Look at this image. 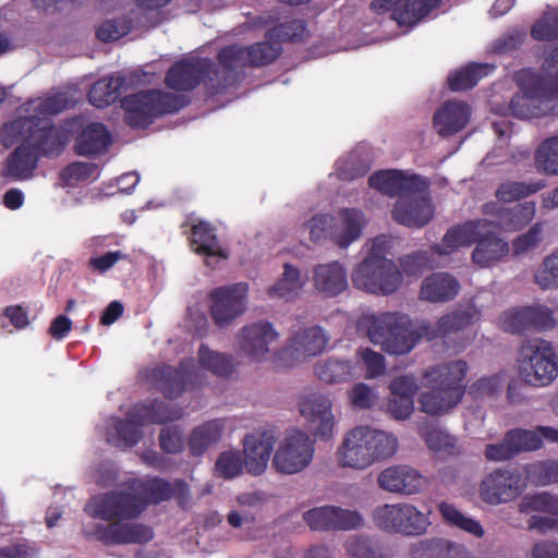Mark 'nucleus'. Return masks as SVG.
Segmentation results:
<instances>
[{"label":"nucleus","mask_w":558,"mask_h":558,"mask_svg":"<svg viewBox=\"0 0 558 558\" xmlns=\"http://www.w3.org/2000/svg\"><path fill=\"white\" fill-rule=\"evenodd\" d=\"M279 333L272 324L259 320L245 325L238 335L240 351L254 362H262L271 350L272 343L278 340Z\"/></svg>","instance_id":"nucleus-22"},{"label":"nucleus","mask_w":558,"mask_h":558,"mask_svg":"<svg viewBox=\"0 0 558 558\" xmlns=\"http://www.w3.org/2000/svg\"><path fill=\"white\" fill-rule=\"evenodd\" d=\"M418 398L420 410L429 415H442L457 407L462 400V392L456 388H428Z\"/></svg>","instance_id":"nucleus-37"},{"label":"nucleus","mask_w":558,"mask_h":558,"mask_svg":"<svg viewBox=\"0 0 558 558\" xmlns=\"http://www.w3.org/2000/svg\"><path fill=\"white\" fill-rule=\"evenodd\" d=\"M490 226L488 220H469L448 229L441 240V244L430 246L432 253L437 255H449L460 247L471 246L476 243L482 230Z\"/></svg>","instance_id":"nucleus-24"},{"label":"nucleus","mask_w":558,"mask_h":558,"mask_svg":"<svg viewBox=\"0 0 558 558\" xmlns=\"http://www.w3.org/2000/svg\"><path fill=\"white\" fill-rule=\"evenodd\" d=\"M218 64L211 61V76L206 81L211 96L223 93L239 81V69L251 68L247 46L232 44L223 46L217 53Z\"/></svg>","instance_id":"nucleus-10"},{"label":"nucleus","mask_w":558,"mask_h":558,"mask_svg":"<svg viewBox=\"0 0 558 558\" xmlns=\"http://www.w3.org/2000/svg\"><path fill=\"white\" fill-rule=\"evenodd\" d=\"M243 465H245V458L238 451H223L221 452L215 463V470L218 476L231 480L240 475Z\"/></svg>","instance_id":"nucleus-57"},{"label":"nucleus","mask_w":558,"mask_h":558,"mask_svg":"<svg viewBox=\"0 0 558 558\" xmlns=\"http://www.w3.org/2000/svg\"><path fill=\"white\" fill-rule=\"evenodd\" d=\"M282 277L268 289L271 296L293 299L303 288L304 282L301 279L300 270L291 264H284Z\"/></svg>","instance_id":"nucleus-46"},{"label":"nucleus","mask_w":558,"mask_h":558,"mask_svg":"<svg viewBox=\"0 0 558 558\" xmlns=\"http://www.w3.org/2000/svg\"><path fill=\"white\" fill-rule=\"evenodd\" d=\"M151 381L166 398L180 397L186 389L202 385L201 372L194 359L180 361L178 367L167 364L155 367L150 374Z\"/></svg>","instance_id":"nucleus-11"},{"label":"nucleus","mask_w":558,"mask_h":558,"mask_svg":"<svg viewBox=\"0 0 558 558\" xmlns=\"http://www.w3.org/2000/svg\"><path fill=\"white\" fill-rule=\"evenodd\" d=\"M191 246L195 253L206 256V265L211 266L210 258H228V252L223 248L210 223L199 221L192 227Z\"/></svg>","instance_id":"nucleus-36"},{"label":"nucleus","mask_w":558,"mask_h":558,"mask_svg":"<svg viewBox=\"0 0 558 558\" xmlns=\"http://www.w3.org/2000/svg\"><path fill=\"white\" fill-rule=\"evenodd\" d=\"M507 434L517 456L521 452L535 451L543 447V441L536 427L534 429L513 428L508 430Z\"/></svg>","instance_id":"nucleus-56"},{"label":"nucleus","mask_w":558,"mask_h":558,"mask_svg":"<svg viewBox=\"0 0 558 558\" xmlns=\"http://www.w3.org/2000/svg\"><path fill=\"white\" fill-rule=\"evenodd\" d=\"M373 521L383 531L403 535H421L429 525L428 517L407 502L377 507Z\"/></svg>","instance_id":"nucleus-9"},{"label":"nucleus","mask_w":558,"mask_h":558,"mask_svg":"<svg viewBox=\"0 0 558 558\" xmlns=\"http://www.w3.org/2000/svg\"><path fill=\"white\" fill-rule=\"evenodd\" d=\"M525 38V32L514 29L497 38L492 45V51L497 54L512 53L523 45Z\"/></svg>","instance_id":"nucleus-63"},{"label":"nucleus","mask_w":558,"mask_h":558,"mask_svg":"<svg viewBox=\"0 0 558 558\" xmlns=\"http://www.w3.org/2000/svg\"><path fill=\"white\" fill-rule=\"evenodd\" d=\"M440 2L441 0H373L371 10L376 14L391 12V17L400 26L413 27Z\"/></svg>","instance_id":"nucleus-18"},{"label":"nucleus","mask_w":558,"mask_h":558,"mask_svg":"<svg viewBox=\"0 0 558 558\" xmlns=\"http://www.w3.org/2000/svg\"><path fill=\"white\" fill-rule=\"evenodd\" d=\"M352 282L359 290L388 295L400 287L402 274L391 259L366 256L353 270Z\"/></svg>","instance_id":"nucleus-7"},{"label":"nucleus","mask_w":558,"mask_h":558,"mask_svg":"<svg viewBox=\"0 0 558 558\" xmlns=\"http://www.w3.org/2000/svg\"><path fill=\"white\" fill-rule=\"evenodd\" d=\"M189 104L187 96L160 89L142 90L121 99L125 124L142 130L147 129L157 118L175 113Z\"/></svg>","instance_id":"nucleus-4"},{"label":"nucleus","mask_w":558,"mask_h":558,"mask_svg":"<svg viewBox=\"0 0 558 558\" xmlns=\"http://www.w3.org/2000/svg\"><path fill=\"white\" fill-rule=\"evenodd\" d=\"M124 85L125 77L119 74L100 77L89 88L88 100L96 108H107L120 98Z\"/></svg>","instance_id":"nucleus-38"},{"label":"nucleus","mask_w":558,"mask_h":558,"mask_svg":"<svg viewBox=\"0 0 558 558\" xmlns=\"http://www.w3.org/2000/svg\"><path fill=\"white\" fill-rule=\"evenodd\" d=\"M397 448L398 439L393 435L356 426L345 434L337 458L343 468L365 470L377 461L392 457Z\"/></svg>","instance_id":"nucleus-3"},{"label":"nucleus","mask_w":558,"mask_h":558,"mask_svg":"<svg viewBox=\"0 0 558 558\" xmlns=\"http://www.w3.org/2000/svg\"><path fill=\"white\" fill-rule=\"evenodd\" d=\"M460 290L459 281L448 272H434L426 277L421 286V299L433 303L453 300Z\"/></svg>","instance_id":"nucleus-33"},{"label":"nucleus","mask_w":558,"mask_h":558,"mask_svg":"<svg viewBox=\"0 0 558 558\" xmlns=\"http://www.w3.org/2000/svg\"><path fill=\"white\" fill-rule=\"evenodd\" d=\"M275 438L271 433H253L243 441L245 468L252 475H260L267 466L274 449Z\"/></svg>","instance_id":"nucleus-27"},{"label":"nucleus","mask_w":558,"mask_h":558,"mask_svg":"<svg viewBox=\"0 0 558 558\" xmlns=\"http://www.w3.org/2000/svg\"><path fill=\"white\" fill-rule=\"evenodd\" d=\"M555 100H558V75L553 76L551 72L533 74L520 84V92L498 112L519 119L544 117L553 111Z\"/></svg>","instance_id":"nucleus-5"},{"label":"nucleus","mask_w":558,"mask_h":558,"mask_svg":"<svg viewBox=\"0 0 558 558\" xmlns=\"http://www.w3.org/2000/svg\"><path fill=\"white\" fill-rule=\"evenodd\" d=\"M519 511L521 513L534 511L558 515V496L546 492L526 495L519 505Z\"/></svg>","instance_id":"nucleus-52"},{"label":"nucleus","mask_w":558,"mask_h":558,"mask_svg":"<svg viewBox=\"0 0 558 558\" xmlns=\"http://www.w3.org/2000/svg\"><path fill=\"white\" fill-rule=\"evenodd\" d=\"M330 399L322 393L307 395L300 402V413L305 420L307 430L322 440H328L333 435L335 417Z\"/></svg>","instance_id":"nucleus-16"},{"label":"nucleus","mask_w":558,"mask_h":558,"mask_svg":"<svg viewBox=\"0 0 558 558\" xmlns=\"http://www.w3.org/2000/svg\"><path fill=\"white\" fill-rule=\"evenodd\" d=\"M317 378L327 384H339L351 380L355 376V366L348 360L328 357L315 366Z\"/></svg>","instance_id":"nucleus-41"},{"label":"nucleus","mask_w":558,"mask_h":558,"mask_svg":"<svg viewBox=\"0 0 558 558\" xmlns=\"http://www.w3.org/2000/svg\"><path fill=\"white\" fill-rule=\"evenodd\" d=\"M315 290L325 298H335L348 289L347 271L339 262L318 264L313 269Z\"/></svg>","instance_id":"nucleus-30"},{"label":"nucleus","mask_w":558,"mask_h":558,"mask_svg":"<svg viewBox=\"0 0 558 558\" xmlns=\"http://www.w3.org/2000/svg\"><path fill=\"white\" fill-rule=\"evenodd\" d=\"M96 165L83 161L69 163L60 173L61 179L68 185L87 181L95 172Z\"/></svg>","instance_id":"nucleus-61"},{"label":"nucleus","mask_w":558,"mask_h":558,"mask_svg":"<svg viewBox=\"0 0 558 558\" xmlns=\"http://www.w3.org/2000/svg\"><path fill=\"white\" fill-rule=\"evenodd\" d=\"M377 482L384 490L412 495L421 490L424 478L411 466L395 465L383 470L378 475Z\"/></svg>","instance_id":"nucleus-26"},{"label":"nucleus","mask_w":558,"mask_h":558,"mask_svg":"<svg viewBox=\"0 0 558 558\" xmlns=\"http://www.w3.org/2000/svg\"><path fill=\"white\" fill-rule=\"evenodd\" d=\"M335 216L329 214H318L306 223L310 231L311 241L320 243L326 239L331 240V230H333Z\"/></svg>","instance_id":"nucleus-60"},{"label":"nucleus","mask_w":558,"mask_h":558,"mask_svg":"<svg viewBox=\"0 0 558 558\" xmlns=\"http://www.w3.org/2000/svg\"><path fill=\"white\" fill-rule=\"evenodd\" d=\"M471 108L466 102L448 100L434 114L433 123L442 137L462 131L469 123Z\"/></svg>","instance_id":"nucleus-28"},{"label":"nucleus","mask_w":558,"mask_h":558,"mask_svg":"<svg viewBox=\"0 0 558 558\" xmlns=\"http://www.w3.org/2000/svg\"><path fill=\"white\" fill-rule=\"evenodd\" d=\"M509 253V244L496 232L482 230L472 252V260L480 267H490L500 262Z\"/></svg>","instance_id":"nucleus-34"},{"label":"nucleus","mask_w":558,"mask_h":558,"mask_svg":"<svg viewBox=\"0 0 558 558\" xmlns=\"http://www.w3.org/2000/svg\"><path fill=\"white\" fill-rule=\"evenodd\" d=\"M495 70L488 63H471L448 76V87L452 92H463L473 88L480 80Z\"/></svg>","instance_id":"nucleus-40"},{"label":"nucleus","mask_w":558,"mask_h":558,"mask_svg":"<svg viewBox=\"0 0 558 558\" xmlns=\"http://www.w3.org/2000/svg\"><path fill=\"white\" fill-rule=\"evenodd\" d=\"M2 131L10 135L25 133V142L34 147L38 157L59 156L68 143V134L64 129L56 126L51 121L38 116L15 119L5 123Z\"/></svg>","instance_id":"nucleus-6"},{"label":"nucleus","mask_w":558,"mask_h":558,"mask_svg":"<svg viewBox=\"0 0 558 558\" xmlns=\"http://www.w3.org/2000/svg\"><path fill=\"white\" fill-rule=\"evenodd\" d=\"M531 36L538 41L558 39V12L546 13L531 27Z\"/></svg>","instance_id":"nucleus-59"},{"label":"nucleus","mask_w":558,"mask_h":558,"mask_svg":"<svg viewBox=\"0 0 558 558\" xmlns=\"http://www.w3.org/2000/svg\"><path fill=\"white\" fill-rule=\"evenodd\" d=\"M306 37V23L302 19H292L280 23L265 34V38L280 45L283 41L298 43Z\"/></svg>","instance_id":"nucleus-45"},{"label":"nucleus","mask_w":558,"mask_h":558,"mask_svg":"<svg viewBox=\"0 0 558 558\" xmlns=\"http://www.w3.org/2000/svg\"><path fill=\"white\" fill-rule=\"evenodd\" d=\"M526 481L536 486H547L558 483V461L543 460L525 466Z\"/></svg>","instance_id":"nucleus-50"},{"label":"nucleus","mask_w":558,"mask_h":558,"mask_svg":"<svg viewBox=\"0 0 558 558\" xmlns=\"http://www.w3.org/2000/svg\"><path fill=\"white\" fill-rule=\"evenodd\" d=\"M501 328L512 335L544 331L556 325L553 311L545 305L519 306L505 311L499 316Z\"/></svg>","instance_id":"nucleus-15"},{"label":"nucleus","mask_w":558,"mask_h":558,"mask_svg":"<svg viewBox=\"0 0 558 558\" xmlns=\"http://www.w3.org/2000/svg\"><path fill=\"white\" fill-rule=\"evenodd\" d=\"M38 154L29 143H22L7 157L1 175L9 181H25L33 177L38 165Z\"/></svg>","instance_id":"nucleus-29"},{"label":"nucleus","mask_w":558,"mask_h":558,"mask_svg":"<svg viewBox=\"0 0 558 558\" xmlns=\"http://www.w3.org/2000/svg\"><path fill=\"white\" fill-rule=\"evenodd\" d=\"M545 187L543 180L535 182L508 181L499 185L496 197L500 202L512 203L525 198Z\"/></svg>","instance_id":"nucleus-49"},{"label":"nucleus","mask_w":558,"mask_h":558,"mask_svg":"<svg viewBox=\"0 0 558 558\" xmlns=\"http://www.w3.org/2000/svg\"><path fill=\"white\" fill-rule=\"evenodd\" d=\"M314 442L302 430L288 433L272 459V465L282 474H295L303 471L313 460Z\"/></svg>","instance_id":"nucleus-14"},{"label":"nucleus","mask_w":558,"mask_h":558,"mask_svg":"<svg viewBox=\"0 0 558 558\" xmlns=\"http://www.w3.org/2000/svg\"><path fill=\"white\" fill-rule=\"evenodd\" d=\"M526 488V476L518 468H498L481 482L482 500L490 506L517 499Z\"/></svg>","instance_id":"nucleus-12"},{"label":"nucleus","mask_w":558,"mask_h":558,"mask_svg":"<svg viewBox=\"0 0 558 558\" xmlns=\"http://www.w3.org/2000/svg\"><path fill=\"white\" fill-rule=\"evenodd\" d=\"M534 281L543 290L558 288V248L543 259L534 274Z\"/></svg>","instance_id":"nucleus-55"},{"label":"nucleus","mask_w":558,"mask_h":558,"mask_svg":"<svg viewBox=\"0 0 558 558\" xmlns=\"http://www.w3.org/2000/svg\"><path fill=\"white\" fill-rule=\"evenodd\" d=\"M501 387L499 375L484 376L469 387V395L475 399L495 396Z\"/></svg>","instance_id":"nucleus-64"},{"label":"nucleus","mask_w":558,"mask_h":558,"mask_svg":"<svg viewBox=\"0 0 558 558\" xmlns=\"http://www.w3.org/2000/svg\"><path fill=\"white\" fill-rule=\"evenodd\" d=\"M364 226V215L356 208H342L335 217L331 241L339 247L345 248L356 241Z\"/></svg>","instance_id":"nucleus-32"},{"label":"nucleus","mask_w":558,"mask_h":558,"mask_svg":"<svg viewBox=\"0 0 558 558\" xmlns=\"http://www.w3.org/2000/svg\"><path fill=\"white\" fill-rule=\"evenodd\" d=\"M211 76V60L208 58L181 59L174 62L166 73L165 84L178 92H190L196 88L202 81Z\"/></svg>","instance_id":"nucleus-17"},{"label":"nucleus","mask_w":558,"mask_h":558,"mask_svg":"<svg viewBox=\"0 0 558 558\" xmlns=\"http://www.w3.org/2000/svg\"><path fill=\"white\" fill-rule=\"evenodd\" d=\"M368 185L380 193L393 197L404 194L423 193L428 181L418 174H408L402 170H380L368 178Z\"/></svg>","instance_id":"nucleus-21"},{"label":"nucleus","mask_w":558,"mask_h":558,"mask_svg":"<svg viewBox=\"0 0 558 558\" xmlns=\"http://www.w3.org/2000/svg\"><path fill=\"white\" fill-rule=\"evenodd\" d=\"M133 27V17L129 15H122L104 21L97 28L96 36L102 43H111L128 35Z\"/></svg>","instance_id":"nucleus-51"},{"label":"nucleus","mask_w":558,"mask_h":558,"mask_svg":"<svg viewBox=\"0 0 558 558\" xmlns=\"http://www.w3.org/2000/svg\"><path fill=\"white\" fill-rule=\"evenodd\" d=\"M468 363L463 360H456L448 363H441L427 368L423 374L424 386L426 388H456L465 393L463 379L468 373Z\"/></svg>","instance_id":"nucleus-25"},{"label":"nucleus","mask_w":558,"mask_h":558,"mask_svg":"<svg viewBox=\"0 0 558 558\" xmlns=\"http://www.w3.org/2000/svg\"><path fill=\"white\" fill-rule=\"evenodd\" d=\"M534 161L541 172L558 175V136L548 137L537 146Z\"/></svg>","instance_id":"nucleus-48"},{"label":"nucleus","mask_w":558,"mask_h":558,"mask_svg":"<svg viewBox=\"0 0 558 558\" xmlns=\"http://www.w3.org/2000/svg\"><path fill=\"white\" fill-rule=\"evenodd\" d=\"M404 194L399 197L392 209V219L399 225L420 229L434 216V208L426 195Z\"/></svg>","instance_id":"nucleus-23"},{"label":"nucleus","mask_w":558,"mask_h":558,"mask_svg":"<svg viewBox=\"0 0 558 558\" xmlns=\"http://www.w3.org/2000/svg\"><path fill=\"white\" fill-rule=\"evenodd\" d=\"M248 287L239 282L218 287L208 293V311L215 325L228 327L246 308Z\"/></svg>","instance_id":"nucleus-13"},{"label":"nucleus","mask_w":558,"mask_h":558,"mask_svg":"<svg viewBox=\"0 0 558 558\" xmlns=\"http://www.w3.org/2000/svg\"><path fill=\"white\" fill-rule=\"evenodd\" d=\"M478 318L475 308L461 310L441 316L436 325L422 320L413 325L409 316L397 313H383L369 316L367 336L369 340L390 355H407L425 339L435 340L471 326Z\"/></svg>","instance_id":"nucleus-2"},{"label":"nucleus","mask_w":558,"mask_h":558,"mask_svg":"<svg viewBox=\"0 0 558 558\" xmlns=\"http://www.w3.org/2000/svg\"><path fill=\"white\" fill-rule=\"evenodd\" d=\"M434 254L430 251H416L411 254H408L400 258V266L405 275L415 276L423 271V269L427 268L430 263V256Z\"/></svg>","instance_id":"nucleus-62"},{"label":"nucleus","mask_w":558,"mask_h":558,"mask_svg":"<svg viewBox=\"0 0 558 558\" xmlns=\"http://www.w3.org/2000/svg\"><path fill=\"white\" fill-rule=\"evenodd\" d=\"M129 488L140 493L142 499L149 505H158L175 498L178 502L183 504L190 495V489L184 480H174L169 482L162 477H151L148 480H132Z\"/></svg>","instance_id":"nucleus-20"},{"label":"nucleus","mask_w":558,"mask_h":558,"mask_svg":"<svg viewBox=\"0 0 558 558\" xmlns=\"http://www.w3.org/2000/svg\"><path fill=\"white\" fill-rule=\"evenodd\" d=\"M111 145L108 129L99 122L88 123L75 138L74 150L80 156H96Z\"/></svg>","instance_id":"nucleus-35"},{"label":"nucleus","mask_w":558,"mask_h":558,"mask_svg":"<svg viewBox=\"0 0 558 558\" xmlns=\"http://www.w3.org/2000/svg\"><path fill=\"white\" fill-rule=\"evenodd\" d=\"M328 338L322 327H306L292 335L289 340V348L282 350L280 354L289 350L294 359L315 356L325 350Z\"/></svg>","instance_id":"nucleus-31"},{"label":"nucleus","mask_w":558,"mask_h":558,"mask_svg":"<svg viewBox=\"0 0 558 558\" xmlns=\"http://www.w3.org/2000/svg\"><path fill=\"white\" fill-rule=\"evenodd\" d=\"M520 374L525 383L545 387L558 376L557 354L549 341L535 339L521 348Z\"/></svg>","instance_id":"nucleus-8"},{"label":"nucleus","mask_w":558,"mask_h":558,"mask_svg":"<svg viewBox=\"0 0 558 558\" xmlns=\"http://www.w3.org/2000/svg\"><path fill=\"white\" fill-rule=\"evenodd\" d=\"M303 520L314 531H347L363 523V518L357 511L337 506L310 509L303 513Z\"/></svg>","instance_id":"nucleus-19"},{"label":"nucleus","mask_w":558,"mask_h":558,"mask_svg":"<svg viewBox=\"0 0 558 558\" xmlns=\"http://www.w3.org/2000/svg\"><path fill=\"white\" fill-rule=\"evenodd\" d=\"M427 447L436 452L453 454L457 439L438 427H430L422 434Z\"/></svg>","instance_id":"nucleus-58"},{"label":"nucleus","mask_w":558,"mask_h":558,"mask_svg":"<svg viewBox=\"0 0 558 558\" xmlns=\"http://www.w3.org/2000/svg\"><path fill=\"white\" fill-rule=\"evenodd\" d=\"M251 68H262L275 62L282 53V47L275 41L254 43L247 46Z\"/></svg>","instance_id":"nucleus-53"},{"label":"nucleus","mask_w":558,"mask_h":558,"mask_svg":"<svg viewBox=\"0 0 558 558\" xmlns=\"http://www.w3.org/2000/svg\"><path fill=\"white\" fill-rule=\"evenodd\" d=\"M535 216L534 203H519L500 214L502 226L508 230H518L526 226Z\"/></svg>","instance_id":"nucleus-54"},{"label":"nucleus","mask_w":558,"mask_h":558,"mask_svg":"<svg viewBox=\"0 0 558 558\" xmlns=\"http://www.w3.org/2000/svg\"><path fill=\"white\" fill-rule=\"evenodd\" d=\"M136 408H143L141 415L147 424H165L180 420L183 416L182 409L170 405L163 401L154 400L150 403H136Z\"/></svg>","instance_id":"nucleus-43"},{"label":"nucleus","mask_w":558,"mask_h":558,"mask_svg":"<svg viewBox=\"0 0 558 558\" xmlns=\"http://www.w3.org/2000/svg\"><path fill=\"white\" fill-rule=\"evenodd\" d=\"M198 361L204 369L219 377H227L234 371L231 355L213 351L204 343L198 349Z\"/></svg>","instance_id":"nucleus-44"},{"label":"nucleus","mask_w":558,"mask_h":558,"mask_svg":"<svg viewBox=\"0 0 558 558\" xmlns=\"http://www.w3.org/2000/svg\"><path fill=\"white\" fill-rule=\"evenodd\" d=\"M438 510L444 521L449 525L468 532L475 537H483L484 529L481 523L462 514L453 505L442 501L438 505Z\"/></svg>","instance_id":"nucleus-47"},{"label":"nucleus","mask_w":558,"mask_h":558,"mask_svg":"<svg viewBox=\"0 0 558 558\" xmlns=\"http://www.w3.org/2000/svg\"><path fill=\"white\" fill-rule=\"evenodd\" d=\"M222 427V424L217 420L194 427L187 439L191 456L202 457L210 446L218 442Z\"/></svg>","instance_id":"nucleus-39"},{"label":"nucleus","mask_w":558,"mask_h":558,"mask_svg":"<svg viewBox=\"0 0 558 558\" xmlns=\"http://www.w3.org/2000/svg\"><path fill=\"white\" fill-rule=\"evenodd\" d=\"M141 410L143 411V408H136L134 404L125 414V418L119 417L114 422V430L125 447H133L142 439L141 427L146 423L141 415Z\"/></svg>","instance_id":"nucleus-42"},{"label":"nucleus","mask_w":558,"mask_h":558,"mask_svg":"<svg viewBox=\"0 0 558 558\" xmlns=\"http://www.w3.org/2000/svg\"><path fill=\"white\" fill-rule=\"evenodd\" d=\"M147 509V502L133 489H112L88 499L84 511L93 519L107 523H95L84 530L87 538H94L105 546L137 544L144 545L154 538V530L136 520Z\"/></svg>","instance_id":"nucleus-1"}]
</instances>
